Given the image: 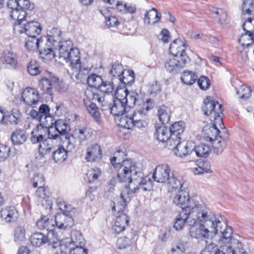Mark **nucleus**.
<instances>
[{"label":"nucleus","mask_w":254,"mask_h":254,"mask_svg":"<svg viewBox=\"0 0 254 254\" xmlns=\"http://www.w3.org/2000/svg\"><path fill=\"white\" fill-rule=\"evenodd\" d=\"M115 155L110 159V162L117 169L118 181L131 184L124 188L121 194V200L112 207L113 211L121 214L130 200V195L140 189L144 191L150 190L152 188V182L147 177L143 178V174L132 160H122L121 157L125 156L124 152L118 151Z\"/></svg>","instance_id":"nucleus-1"},{"label":"nucleus","mask_w":254,"mask_h":254,"mask_svg":"<svg viewBox=\"0 0 254 254\" xmlns=\"http://www.w3.org/2000/svg\"><path fill=\"white\" fill-rule=\"evenodd\" d=\"M202 110L205 115L209 116L211 121L214 124L211 126L205 127L203 131L205 132L204 135L206 140L211 142L217 139L220 131L217 128L216 124L220 125L222 123L223 117L222 105L218 101H215L211 97H207L203 101V105Z\"/></svg>","instance_id":"nucleus-2"},{"label":"nucleus","mask_w":254,"mask_h":254,"mask_svg":"<svg viewBox=\"0 0 254 254\" xmlns=\"http://www.w3.org/2000/svg\"><path fill=\"white\" fill-rule=\"evenodd\" d=\"M205 210L203 204H195L191 209L184 208L176 216L174 228L179 231L184 228L186 223L192 226L200 221H203L204 216L206 215Z\"/></svg>","instance_id":"nucleus-3"},{"label":"nucleus","mask_w":254,"mask_h":254,"mask_svg":"<svg viewBox=\"0 0 254 254\" xmlns=\"http://www.w3.org/2000/svg\"><path fill=\"white\" fill-rule=\"evenodd\" d=\"M85 97L83 99L84 104L89 114L94 120L100 122L101 115L98 107L92 100L98 101L99 105L102 107V110H107L106 105V100L103 94H99L97 90H92L87 88L85 91Z\"/></svg>","instance_id":"nucleus-4"},{"label":"nucleus","mask_w":254,"mask_h":254,"mask_svg":"<svg viewBox=\"0 0 254 254\" xmlns=\"http://www.w3.org/2000/svg\"><path fill=\"white\" fill-rule=\"evenodd\" d=\"M57 53L60 63H69V69H72L74 66L79 67V64H81L79 51L77 48L73 47L72 42L70 40L63 42L57 52Z\"/></svg>","instance_id":"nucleus-5"},{"label":"nucleus","mask_w":254,"mask_h":254,"mask_svg":"<svg viewBox=\"0 0 254 254\" xmlns=\"http://www.w3.org/2000/svg\"><path fill=\"white\" fill-rule=\"evenodd\" d=\"M61 31L53 28L48 32L46 47L40 50V54L51 59L56 57L57 52L63 41H61Z\"/></svg>","instance_id":"nucleus-6"},{"label":"nucleus","mask_w":254,"mask_h":254,"mask_svg":"<svg viewBox=\"0 0 254 254\" xmlns=\"http://www.w3.org/2000/svg\"><path fill=\"white\" fill-rule=\"evenodd\" d=\"M21 24L13 26L15 33H25L28 36L37 37L41 32L42 28L39 22L35 21H22Z\"/></svg>","instance_id":"nucleus-7"},{"label":"nucleus","mask_w":254,"mask_h":254,"mask_svg":"<svg viewBox=\"0 0 254 254\" xmlns=\"http://www.w3.org/2000/svg\"><path fill=\"white\" fill-rule=\"evenodd\" d=\"M117 90L118 96L123 98L128 110L134 106H141V104L143 103V98L136 91H128L127 89L122 88H118Z\"/></svg>","instance_id":"nucleus-8"},{"label":"nucleus","mask_w":254,"mask_h":254,"mask_svg":"<svg viewBox=\"0 0 254 254\" xmlns=\"http://www.w3.org/2000/svg\"><path fill=\"white\" fill-rule=\"evenodd\" d=\"M115 98L114 99L113 104H108L106 101V105L107 110H110L111 113L115 116H120L127 112L128 109L126 106V104L123 100V98L120 97L118 94L117 90L115 92Z\"/></svg>","instance_id":"nucleus-9"},{"label":"nucleus","mask_w":254,"mask_h":254,"mask_svg":"<svg viewBox=\"0 0 254 254\" xmlns=\"http://www.w3.org/2000/svg\"><path fill=\"white\" fill-rule=\"evenodd\" d=\"M69 130L67 124L64 120L60 119L55 121L54 125L49 127L46 131H48L50 138L57 139L60 135L66 134Z\"/></svg>","instance_id":"nucleus-10"},{"label":"nucleus","mask_w":254,"mask_h":254,"mask_svg":"<svg viewBox=\"0 0 254 254\" xmlns=\"http://www.w3.org/2000/svg\"><path fill=\"white\" fill-rule=\"evenodd\" d=\"M203 207L205 208L206 215L204 216V221H200V222L206 223V226H209L210 230H209L210 234L213 233L216 235L218 233V230L220 228H223V227L226 226V223L220 221L219 219L215 217H211L208 208L204 205Z\"/></svg>","instance_id":"nucleus-11"},{"label":"nucleus","mask_w":254,"mask_h":254,"mask_svg":"<svg viewBox=\"0 0 254 254\" xmlns=\"http://www.w3.org/2000/svg\"><path fill=\"white\" fill-rule=\"evenodd\" d=\"M190 61L189 57H183L182 60H180L179 57H176L168 61L165 63V67L168 71L175 74L184 68Z\"/></svg>","instance_id":"nucleus-12"},{"label":"nucleus","mask_w":254,"mask_h":254,"mask_svg":"<svg viewBox=\"0 0 254 254\" xmlns=\"http://www.w3.org/2000/svg\"><path fill=\"white\" fill-rule=\"evenodd\" d=\"M22 99L26 105L34 108L39 102V94L36 89L27 87L22 92Z\"/></svg>","instance_id":"nucleus-13"},{"label":"nucleus","mask_w":254,"mask_h":254,"mask_svg":"<svg viewBox=\"0 0 254 254\" xmlns=\"http://www.w3.org/2000/svg\"><path fill=\"white\" fill-rule=\"evenodd\" d=\"M170 167L168 164H161L156 167L152 177L158 183H166L170 176Z\"/></svg>","instance_id":"nucleus-14"},{"label":"nucleus","mask_w":254,"mask_h":254,"mask_svg":"<svg viewBox=\"0 0 254 254\" xmlns=\"http://www.w3.org/2000/svg\"><path fill=\"white\" fill-rule=\"evenodd\" d=\"M204 224V223L198 222L195 225L190 226L189 232L190 237L200 240L208 238L210 232L208 229L205 227Z\"/></svg>","instance_id":"nucleus-15"},{"label":"nucleus","mask_w":254,"mask_h":254,"mask_svg":"<svg viewBox=\"0 0 254 254\" xmlns=\"http://www.w3.org/2000/svg\"><path fill=\"white\" fill-rule=\"evenodd\" d=\"M169 147L173 150L176 155L180 157H185L189 154L187 143L181 141V139L169 141Z\"/></svg>","instance_id":"nucleus-16"},{"label":"nucleus","mask_w":254,"mask_h":254,"mask_svg":"<svg viewBox=\"0 0 254 254\" xmlns=\"http://www.w3.org/2000/svg\"><path fill=\"white\" fill-rule=\"evenodd\" d=\"M173 201L175 204L181 207L182 209H184V208L191 209L192 207L190 205V201L189 193L187 191L180 189H179L176 193Z\"/></svg>","instance_id":"nucleus-17"},{"label":"nucleus","mask_w":254,"mask_h":254,"mask_svg":"<svg viewBox=\"0 0 254 254\" xmlns=\"http://www.w3.org/2000/svg\"><path fill=\"white\" fill-rule=\"evenodd\" d=\"M0 61L5 66L9 69H15L18 64V58L16 54L10 50L3 52Z\"/></svg>","instance_id":"nucleus-18"},{"label":"nucleus","mask_w":254,"mask_h":254,"mask_svg":"<svg viewBox=\"0 0 254 254\" xmlns=\"http://www.w3.org/2000/svg\"><path fill=\"white\" fill-rule=\"evenodd\" d=\"M55 224L58 228L66 230L73 226L74 220L73 216L59 213L55 216Z\"/></svg>","instance_id":"nucleus-19"},{"label":"nucleus","mask_w":254,"mask_h":254,"mask_svg":"<svg viewBox=\"0 0 254 254\" xmlns=\"http://www.w3.org/2000/svg\"><path fill=\"white\" fill-rule=\"evenodd\" d=\"M186 49V44L185 42L177 39L170 44L169 51L174 57H179L180 60H182L183 57H188L185 52Z\"/></svg>","instance_id":"nucleus-20"},{"label":"nucleus","mask_w":254,"mask_h":254,"mask_svg":"<svg viewBox=\"0 0 254 254\" xmlns=\"http://www.w3.org/2000/svg\"><path fill=\"white\" fill-rule=\"evenodd\" d=\"M129 221V217L126 213L119 214L112 226V231L117 234L123 232L128 226Z\"/></svg>","instance_id":"nucleus-21"},{"label":"nucleus","mask_w":254,"mask_h":254,"mask_svg":"<svg viewBox=\"0 0 254 254\" xmlns=\"http://www.w3.org/2000/svg\"><path fill=\"white\" fill-rule=\"evenodd\" d=\"M101 156L102 150L98 144H91L86 148L85 159L87 162H94L100 159Z\"/></svg>","instance_id":"nucleus-22"},{"label":"nucleus","mask_w":254,"mask_h":254,"mask_svg":"<svg viewBox=\"0 0 254 254\" xmlns=\"http://www.w3.org/2000/svg\"><path fill=\"white\" fill-rule=\"evenodd\" d=\"M185 123L183 121H179L173 124L169 128L170 131V139L172 141L181 139V135L185 130Z\"/></svg>","instance_id":"nucleus-23"},{"label":"nucleus","mask_w":254,"mask_h":254,"mask_svg":"<svg viewBox=\"0 0 254 254\" xmlns=\"http://www.w3.org/2000/svg\"><path fill=\"white\" fill-rule=\"evenodd\" d=\"M81 64H79V67L74 66L71 69L67 71L68 74L71 78H75L77 80H83L87 79L89 75L90 69L88 68H81Z\"/></svg>","instance_id":"nucleus-24"},{"label":"nucleus","mask_w":254,"mask_h":254,"mask_svg":"<svg viewBox=\"0 0 254 254\" xmlns=\"http://www.w3.org/2000/svg\"><path fill=\"white\" fill-rule=\"evenodd\" d=\"M0 217L6 222L15 221L18 217L17 211L14 206H7L1 209Z\"/></svg>","instance_id":"nucleus-25"},{"label":"nucleus","mask_w":254,"mask_h":254,"mask_svg":"<svg viewBox=\"0 0 254 254\" xmlns=\"http://www.w3.org/2000/svg\"><path fill=\"white\" fill-rule=\"evenodd\" d=\"M154 137L159 142H164L167 141V143L169 145V140L170 139L169 128L164 126L156 127L154 132Z\"/></svg>","instance_id":"nucleus-26"},{"label":"nucleus","mask_w":254,"mask_h":254,"mask_svg":"<svg viewBox=\"0 0 254 254\" xmlns=\"http://www.w3.org/2000/svg\"><path fill=\"white\" fill-rule=\"evenodd\" d=\"M45 132L44 128L37 126L35 127L31 133L30 141L33 144L39 143L42 142L45 138H44V134L43 132Z\"/></svg>","instance_id":"nucleus-27"},{"label":"nucleus","mask_w":254,"mask_h":254,"mask_svg":"<svg viewBox=\"0 0 254 254\" xmlns=\"http://www.w3.org/2000/svg\"><path fill=\"white\" fill-rule=\"evenodd\" d=\"M161 19V16L155 8H152L147 11L144 18V22L147 24H155L158 23Z\"/></svg>","instance_id":"nucleus-28"},{"label":"nucleus","mask_w":254,"mask_h":254,"mask_svg":"<svg viewBox=\"0 0 254 254\" xmlns=\"http://www.w3.org/2000/svg\"><path fill=\"white\" fill-rule=\"evenodd\" d=\"M67 157V151L63 146H59L53 151L52 159L56 163L65 161Z\"/></svg>","instance_id":"nucleus-29"},{"label":"nucleus","mask_w":254,"mask_h":254,"mask_svg":"<svg viewBox=\"0 0 254 254\" xmlns=\"http://www.w3.org/2000/svg\"><path fill=\"white\" fill-rule=\"evenodd\" d=\"M227 254H243L246 253L242 248V243L237 239H233L230 245L226 246Z\"/></svg>","instance_id":"nucleus-30"},{"label":"nucleus","mask_w":254,"mask_h":254,"mask_svg":"<svg viewBox=\"0 0 254 254\" xmlns=\"http://www.w3.org/2000/svg\"><path fill=\"white\" fill-rule=\"evenodd\" d=\"M226 138L227 137L219 136L217 139L212 141L213 142V151L215 154L219 155L224 151L227 146Z\"/></svg>","instance_id":"nucleus-31"},{"label":"nucleus","mask_w":254,"mask_h":254,"mask_svg":"<svg viewBox=\"0 0 254 254\" xmlns=\"http://www.w3.org/2000/svg\"><path fill=\"white\" fill-rule=\"evenodd\" d=\"M11 139L14 144H21L24 143L27 136L24 130L21 129H16L11 134Z\"/></svg>","instance_id":"nucleus-32"},{"label":"nucleus","mask_w":254,"mask_h":254,"mask_svg":"<svg viewBox=\"0 0 254 254\" xmlns=\"http://www.w3.org/2000/svg\"><path fill=\"white\" fill-rule=\"evenodd\" d=\"M171 112L168 107L162 105L158 108V116L163 124L168 123L170 119Z\"/></svg>","instance_id":"nucleus-33"},{"label":"nucleus","mask_w":254,"mask_h":254,"mask_svg":"<svg viewBox=\"0 0 254 254\" xmlns=\"http://www.w3.org/2000/svg\"><path fill=\"white\" fill-rule=\"evenodd\" d=\"M26 238V230L23 226H18L13 230V241L17 244H20L25 241Z\"/></svg>","instance_id":"nucleus-34"},{"label":"nucleus","mask_w":254,"mask_h":254,"mask_svg":"<svg viewBox=\"0 0 254 254\" xmlns=\"http://www.w3.org/2000/svg\"><path fill=\"white\" fill-rule=\"evenodd\" d=\"M192 172L195 175H201L204 173H211L212 171L211 170V165L208 161L200 162L197 167L192 170Z\"/></svg>","instance_id":"nucleus-35"},{"label":"nucleus","mask_w":254,"mask_h":254,"mask_svg":"<svg viewBox=\"0 0 254 254\" xmlns=\"http://www.w3.org/2000/svg\"><path fill=\"white\" fill-rule=\"evenodd\" d=\"M4 123H9L11 125H17L21 120V114L20 111L16 109L12 110L10 114L5 115Z\"/></svg>","instance_id":"nucleus-36"},{"label":"nucleus","mask_w":254,"mask_h":254,"mask_svg":"<svg viewBox=\"0 0 254 254\" xmlns=\"http://www.w3.org/2000/svg\"><path fill=\"white\" fill-rule=\"evenodd\" d=\"M197 79V75L191 71H184L182 74L181 80L184 84L190 85L193 84Z\"/></svg>","instance_id":"nucleus-37"},{"label":"nucleus","mask_w":254,"mask_h":254,"mask_svg":"<svg viewBox=\"0 0 254 254\" xmlns=\"http://www.w3.org/2000/svg\"><path fill=\"white\" fill-rule=\"evenodd\" d=\"M46 235L41 232L33 234L30 237L31 244L35 247H39L46 244Z\"/></svg>","instance_id":"nucleus-38"},{"label":"nucleus","mask_w":254,"mask_h":254,"mask_svg":"<svg viewBox=\"0 0 254 254\" xmlns=\"http://www.w3.org/2000/svg\"><path fill=\"white\" fill-rule=\"evenodd\" d=\"M39 87L42 94H48L50 95L53 94V85L50 80L43 77L39 81Z\"/></svg>","instance_id":"nucleus-39"},{"label":"nucleus","mask_w":254,"mask_h":254,"mask_svg":"<svg viewBox=\"0 0 254 254\" xmlns=\"http://www.w3.org/2000/svg\"><path fill=\"white\" fill-rule=\"evenodd\" d=\"M52 139H53L49 137L48 138H45L42 142H41L38 147L40 153L47 154L53 151L54 146L52 144Z\"/></svg>","instance_id":"nucleus-40"},{"label":"nucleus","mask_w":254,"mask_h":254,"mask_svg":"<svg viewBox=\"0 0 254 254\" xmlns=\"http://www.w3.org/2000/svg\"><path fill=\"white\" fill-rule=\"evenodd\" d=\"M210 151V146L205 144H200L195 146L190 153L194 152L197 157H207Z\"/></svg>","instance_id":"nucleus-41"},{"label":"nucleus","mask_w":254,"mask_h":254,"mask_svg":"<svg viewBox=\"0 0 254 254\" xmlns=\"http://www.w3.org/2000/svg\"><path fill=\"white\" fill-rule=\"evenodd\" d=\"M70 239L72 244L75 247H84L85 244L81 233L78 231H72L71 233V239Z\"/></svg>","instance_id":"nucleus-42"},{"label":"nucleus","mask_w":254,"mask_h":254,"mask_svg":"<svg viewBox=\"0 0 254 254\" xmlns=\"http://www.w3.org/2000/svg\"><path fill=\"white\" fill-rule=\"evenodd\" d=\"M119 80L125 85H131L134 82V74L132 71L125 70L119 77Z\"/></svg>","instance_id":"nucleus-43"},{"label":"nucleus","mask_w":254,"mask_h":254,"mask_svg":"<svg viewBox=\"0 0 254 254\" xmlns=\"http://www.w3.org/2000/svg\"><path fill=\"white\" fill-rule=\"evenodd\" d=\"M239 42L244 48L249 47L254 42V33H249V32H245L244 34H242V36L239 39Z\"/></svg>","instance_id":"nucleus-44"},{"label":"nucleus","mask_w":254,"mask_h":254,"mask_svg":"<svg viewBox=\"0 0 254 254\" xmlns=\"http://www.w3.org/2000/svg\"><path fill=\"white\" fill-rule=\"evenodd\" d=\"M236 93L240 98L245 100L251 96L252 90L250 87L242 85L236 89Z\"/></svg>","instance_id":"nucleus-45"},{"label":"nucleus","mask_w":254,"mask_h":254,"mask_svg":"<svg viewBox=\"0 0 254 254\" xmlns=\"http://www.w3.org/2000/svg\"><path fill=\"white\" fill-rule=\"evenodd\" d=\"M103 81L101 76L96 74H90L87 79L88 85L97 89H99L101 84L103 83Z\"/></svg>","instance_id":"nucleus-46"},{"label":"nucleus","mask_w":254,"mask_h":254,"mask_svg":"<svg viewBox=\"0 0 254 254\" xmlns=\"http://www.w3.org/2000/svg\"><path fill=\"white\" fill-rule=\"evenodd\" d=\"M28 72L32 76H36L41 73V68L38 63L35 60H31L28 64Z\"/></svg>","instance_id":"nucleus-47"},{"label":"nucleus","mask_w":254,"mask_h":254,"mask_svg":"<svg viewBox=\"0 0 254 254\" xmlns=\"http://www.w3.org/2000/svg\"><path fill=\"white\" fill-rule=\"evenodd\" d=\"M46 244H48L49 246H51L53 248H56L59 246V239L57 234L53 231H50L46 235Z\"/></svg>","instance_id":"nucleus-48"},{"label":"nucleus","mask_w":254,"mask_h":254,"mask_svg":"<svg viewBox=\"0 0 254 254\" xmlns=\"http://www.w3.org/2000/svg\"><path fill=\"white\" fill-rule=\"evenodd\" d=\"M60 209L62 213L61 214H65L69 216H73L75 212V209L70 204L65 202V201H61L59 203Z\"/></svg>","instance_id":"nucleus-49"},{"label":"nucleus","mask_w":254,"mask_h":254,"mask_svg":"<svg viewBox=\"0 0 254 254\" xmlns=\"http://www.w3.org/2000/svg\"><path fill=\"white\" fill-rule=\"evenodd\" d=\"M89 133V129L87 127H84L75 129L73 134L80 142H82L88 138Z\"/></svg>","instance_id":"nucleus-50"},{"label":"nucleus","mask_w":254,"mask_h":254,"mask_svg":"<svg viewBox=\"0 0 254 254\" xmlns=\"http://www.w3.org/2000/svg\"><path fill=\"white\" fill-rule=\"evenodd\" d=\"M40 40L37 37L28 36L25 46L29 50H34L39 48Z\"/></svg>","instance_id":"nucleus-51"},{"label":"nucleus","mask_w":254,"mask_h":254,"mask_svg":"<svg viewBox=\"0 0 254 254\" xmlns=\"http://www.w3.org/2000/svg\"><path fill=\"white\" fill-rule=\"evenodd\" d=\"M92 90H97L99 91V94H103L105 97V94L112 92L114 87L112 83L103 81V83L101 84L99 89H93Z\"/></svg>","instance_id":"nucleus-52"},{"label":"nucleus","mask_w":254,"mask_h":254,"mask_svg":"<svg viewBox=\"0 0 254 254\" xmlns=\"http://www.w3.org/2000/svg\"><path fill=\"white\" fill-rule=\"evenodd\" d=\"M121 117L119 119L118 125L121 127L130 129L132 127V121L131 117H128L127 116L121 115Z\"/></svg>","instance_id":"nucleus-53"},{"label":"nucleus","mask_w":254,"mask_h":254,"mask_svg":"<svg viewBox=\"0 0 254 254\" xmlns=\"http://www.w3.org/2000/svg\"><path fill=\"white\" fill-rule=\"evenodd\" d=\"M242 9L245 13L253 14L254 12V0H244Z\"/></svg>","instance_id":"nucleus-54"},{"label":"nucleus","mask_w":254,"mask_h":254,"mask_svg":"<svg viewBox=\"0 0 254 254\" xmlns=\"http://www.w3.org/2000/svg\"><path fill=\"white\" fill-rule=\"evenodd\" d=\"M131 119L132 121H137L140 120H147L148 116L147 113L143 110L139 109L133 111Z\"/></svg>","instance_id":"nucleus-55"},{"label":"nucleus","mask_w":254,"mask_h":254,"mask_svg":"<svg viewBox=\"0 0 254 254\" xmlns=\"http://www.w3.org/2000/svg\"><path fill=\"white\" fill-rule=\"evenodd\" d=\"M125 70V69H123V66L120 64L115 63L112 64L110 73L114 77H118V79H119V77L121 76V74L123 73V72Z\"/></svg>","instance_id":"nucleus-56"},{"label":"nucleus","mask_w":254,"mask_h":254,"mask_svg":"<svg viewBox=\"0 0 254 254\" xmlns=\"http://www.w3.org/2000/svg\"><path fill=\"white\" fill-rule=\"evenodd\" d=\"M50 109L49 106L46 104H42L40 106L39 109V122L41 124H44L45 123V119H46V116L50 115L49 113Z\"/></svg>","instance_id":"nucleus-57"},{"label":"nucleus","mask_w":254,"mask_h":254,"mask_svg":"<svg viewBox=\"0 0 254 254\" xmlns=\"http://www.w3.org/2000/svg\"><path fill=\"white\" fill-rule=\"evenodd\" d=\"M200 254H226V253L220 249L215 248L212 244H210L203 249Z\"/></svg>","instance_id":"nucleus-58"},{"label":"nucleus","mask_w":254,"mask_h":254,"mask_svg":"<svg viewBox=\"0 0 254 254\" xmlns=\"http://www.w3.org/2000/svg\"><path fill=\"white\" fill-rule=\"evenodd\" d=\"M72 243L69 238H66L65 239H62L60 241L59 246L60 248V251L64 254H66L67 251L70 250V251L72 249V248L70 247Z\"/></svg>","instance_id":"nucleus-59"},{"label":"nucleus","mask_w":254,"mask_h":254,"mask_svg":"<svg viewBox=\"0 0 254 254\" xmlns=\"http://www.w3.org/2000/svg\"><path fill=\"white\" fill-rule=\"evenodd\" d=\"M131 240L127 237H121L117 242V246L119 249H124L131 245Z\"/></svg>","instance_id":"nucleus-60"},{"label":"nucleus","mask_w":254,"mask_h":254,"mask_svg":"<svg viewBox=\"0 0 254 254\" xmlns=\"http://www.w3.org/2000/svg\"><path fill=\"white\" fill-rule=\"evenodd\" d=\"M76 138L73 134L65 136L64 143H66V147L69 151H71L77 145Z\"/></svg>","instance_id":"nucleus-61"},{"label":"nucleus","mask_w":254,"mask_h":254,"mask_svg":"<svg viewBox=\"0 0 254 254\" xmlns=\"http://www.w3.org/2000/svg\"><path fill=\"white\" fill-rule=\"evenodd\" d=\"M168 186L170 187L172 189H180L182 188L183 185L181 182L177 179L175 177L172 175L170 176L168 181L166 182Z\"/></svg>","instance_id":"nucleus-62"},{"label":"nucleus","mask_w":254,"mask_h":254,"mask_svg":"<svg viewBox=\"0 0 254 254\" xmlns=\"http://www.w3.org/2000/svg\"><path fill=\"white\" fill-rule=\"evenodd\" d=\"M197 84L200 89L206 90L210 86V81L207 77L201 76L198 79Z\"/></svg>","instance_id":"nucleus-63"},{"label":"nucleus","mask_w":254,"mask_h":254,"mask_svg":"<svg viewBox=\"0 0 254 254\" xmlns=\"http://www.w3.org/2000/svg\"><path fill=\"white\" fill-rule=\"evenodd\" d=\"M243 28L245 32L249 33H254V18H249L243 24Z\"/></svg>","instance_id":"nucleus-64"}]
</instances>
